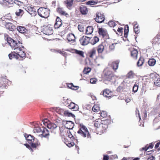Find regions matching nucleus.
<instances>
[{"label":"nucleus","instance_id":"obj_1","mask_svg":"<svg viewBox=\"0 0 160 160\" xmlns=\"http://www.w3.org/2000/svg\"><path fill=\"white\" fill-rule=\"evenodd\" d=\"M79 128L77 132L78 134L83 138H86L87 136L88 138H91L90 134L85 126L81 123L79 125Z\"/></svg>","mask_w":160,"mask_h":160},{"label":"nucleus","instance_id":"obj_2","mask_svg":"<svg viewBox=\"0 0 160 160\" xmlns=\"http://www.w3.org/2000/svg\"><path fill=\"white\" fill-rule=\"evenodd\" d=\"M38 15L41 17L47 18L49 15V10L47 8L41 7L38 10Z\"/></svg>","mask_w":160,"mask_h":160},{"label":"nucleus","instance_id":"obj_3","mask_svg":"<svg viewBox=\"0 0 160 160\" xmlns=\"http://www.w3.org/2000/svg\"><path fill=\"white\" fill-rule=\"evenodd\" d=\"M25 49V48H21L17 47V48H14V52L19 56L20 57H25L26 56Z\"/></svg>","mask_w":160,"mask_h":160},{"label":"nucleus","instance_id":"obj_4","mask_svg":"<svg viewBox=\"0 0 160 160\" xmlns=\"http://www.w3.org/2000/svg\"><path fill=\"white\" fill-rule=\"evenodd\" d=\"M91 38L89 37L83 36L80 38L79 41L82 45L85 46L90 43V40Z\"/></svg>","mask_w":160,"mask_h":160},{"label":"nucleus","instance_id":"obj_5","mask_svg":"<svg viewBox=\"0 0 160 160\" xmlns=\"http://www.w3.org/2000/svg\"><path fill=\"white\" fill-rule=\"evenodd\" d=\"M101 94H102L104 97L111 98L112 96V92L110 90L107 89H104L102 92L101 93Z\"/></svg>","mask_w":160,"mask_h":160},{"label":"nucleus","instance_id":"obj_6","mask_svg":"<svg viewBox=\"0 0 160 160\" xmlns=\"http://www.w3.org/2000/svg\"><path fill=\"white\" fill-rule=\"evenodd\" d=\"M96 17L95 18V21L98 23H101L103 22L105 20L104 15L99 12L97 13Z\"/></svg>","mask_w":160,"mask_h":160},{"label":"nucleus","instance_id":"obj_7","mask_svg":"<svg viewBox=\"0 0 160 160\" xmlns=\"http://www.w3.org/2000/svg\"><path fill=\"white\" fill-rule=\"evenodd\" d=\"M43 29V33L46 35H50L53 33V29L50 27H45Z\"/></svg>","mask_w":160,"mask_h":160},{"label":"nucleus","instance_id":"obj_8","mask_svg":"<svg viewBox=\"0 0 160 160\" xmlns=\"http://www.w3.org/2000/svg\"><path fill=\"white\" fill-rule=\"evenodd\" d=\"M5 22H6L5 26L7 29L12 31H14L16 29L15 26L11 22H6V21Z\"/></svg>","mask_w":160,"mask_h":160},{"label":"nucleus","instance_id":"obj_9","mask_svg":"<svg viewBox=\"0 0 160 160\" xmlns=\"http://www.w3.org/2000/svg\"><path fill=\"white\" fill-rule=\"evenodd\" d=\"M68 107V108L74 111H77L79 109L78 105L72 102H70Z\"/></svg>","mask_w":160,"mask_h":160},{"label":"nucleus","instance_id":"obj_10","mask_svg":"<svg viewBox=\"0 0 160 160\" xmlns=\"http://www.w3.org/2000/svg\"><path fill=\"white\" fill-rule=\"evenodd\" d=\"M27 11L32 16H35L36 14L35 9L33 7H29L27 8Z\"/></svg>","mask_w":160,"mask_h":160},{"label":"nucleus","instance_id":"obj_11","mask_svg":"<svg viewBox=\"0 0 160 160\" xmlns=\"http://www.w3.org/2000/svg\"><path fill=\"white\" fill-rule=\"evenodd\" d=\"M66 123L65 124V127L68 129H72L74 127V123L71 121H66Z\"/></svg>","mask_w":160,"mask_h":160},{"label":"nucleus","instance_id":"obj_12","mask_svg":"<svg viewBox=\"0 0 160 160\" xmlns=\"http://www.w3.org/2000/svg\"><path fill=\"white\" fill-rule=\"evenodd\" d=\"M97 49L96 48H93L90 50L88 52L89 57L91 58H93V57L95 56Z\"/></svg>","mask_w":160,"mask_h":160},{"label":"nucleus","instance_id":"obj_13","mask_svg":"<svg viewBox=\"0 0 160 160\" xmlns=\"http://www.w3.org/2000/svg\"><path fill=\"white\" fill-rule=\"evenodd\" d=\"M98 33L100 35H102V37H104L107 34L106 30L102 28H99L98 30Z\"/></svg>","mask_w":160,"mask_h":160},{"label":"nucleus","instance_id":"obj_14","mask_svg":"<svg viewBox=\"0 0 160 160\" xmlns=\"http://www.w3.org/2000/svg\"><path fill=\"white\" fill-rule=\"evenodd\" d=\"M119 62V60H117L112 63L111 67L114 70H116L118 69Z\"/></svg>","mask_w":160,"mask_h":160},{"label":"nucleus","instance_id":"obj_15","mask_svg":"<svg viewBox=\"0 0 160 160\" xmlns=\"http://www.w3.org/2000/svg\"><path fill=\"white\" fill-rule=\"evenodd\" d=\"M57 11L58 13L62 15L67 16L68 14L65 12L63 10V8L58 7L57 9Z\"/></svg>","mask_w":160,"mask_h":160},{"label":"nucleus","instance_id":"obj_16","mask_svg":"<svg viewBox=\"0 0 160 160\" xmlns=\"http://www.w3.org/2000/svg\"><path fill=\"white\" fill-rule=\"evenodd\" d=\"M17 29L19 32L22 33H24L27 31V30L24 27L20 26H18Z\"/></svg>","mask_w":160,"mask_h":160},{"label":"nucleus","instance_id":"obj_17","mask_svg":"<svg viewBox=\"0 0 160 160\" xmlns=\"http://www.w3.org/2000/svg\"><path fill=\"white\" fill-rule=\"evenodd\" d=\"M57 127V125L54 123H51L48 125V128L50 129L51 132H53L54 133H55V132L53 131V130L56 128Z\"/></svg>","mask_w":160,"mask_h":160},{"label":"nucleus","instance_id":"obj_18","mask_svg":"<svg viewBox=\"0 0 160 160\" xmlns=\"http://www.w3.org/2000/svg\"><path fill=\"white\" fill-rule=\"evenodd\" d=\"M138 54V52L136 49H134L132 50H131V56L135 59H136L137 58Z\"/></svg>","mask_w":160,"mask_h":160},{"label":"nucleus","instance_id":"obj_19","mask_svg":"<svg viewBox=\"0 0 160 160\" xmlns=\"http://www.w3.org/2000/svg\"><path fill=\"white\" fill-rule=\"evenodd\" d=\"M80 11L81 13L83 15L87 14L88 12L87 8L83 6H82L80 7Z\"/></svg>","mask_w":160,"mask_h":160},{"label":"nucleus","instance_id":"obj_20","mask_svg":"<svg viewBox=\"0 0 160 160\" xmlns=\"http://www.w3.org/2000/svg\"><path fill=\"white\" fill-rule=\"evenodd\" d=\"M93 31V28L92 26H88L86 30V34L89 35L92 33Z\"/></svg>","mask_w":160,"mask_h":160},{"label":"nucleus","instance_id":"obj_21","mask_svg":"<svg viewBox=\"0 0 160 160\" xmlns=\"http://www.w3.org/2000/svg\"><path fill=\"white\" fill-rule=\"evenodd\" d=\"M49 131L46 128H43L41 135L44 137H46L47 136L49 135Z\"/></svg>","mask_w":160,"mask_h":160},{"label":"nucleus","instance_id":"obj_22","mask_svg":"<svg viewBox=\"0 0 160 160\" xmlns=\"http://www.w3.org/2000/svg\"><path fill=\"white\" fill-rule=\"evenodd\" d=\"M24 137L28 141L32 142V140H34V137L30 135H28L25 133Z\"/></svg>","mask_w":160,"mask_h":160},{"label":"nucleus","instance_id":"obj_23","mask_svg":"<svg viewBox=\"0 0 160 160\" xmlns=\"http://www.w3.org/2000/svg\"><path fill=\"white\" fill-rule=\"evenodd\" d=\"M144 62V60L143 58L140 57L137 62V66L138 67L142 66Z\"/></svg>","mask_w":160,"mask_h":160},{"label":"nucleus","instance_id":"obj_24","mask_svg":"<svg viewBox=\"0 0 160 160\" xmlns=\"http://www.w3.org/2000/svg\"><path fill=\"white\" fill-rule=\"evenodd\" d=\"M116 76L113 73H111L106 76V79L108 81H110L111 80L115 78Z\"/></svg>","mask_w":160,"mask_h":160},{"label":"nucleus","instance_id":"obj_25","mask_svg":"<svg viewBox=\"0 0 160 160\" xmlns=\"http://www.w3.org/2000/svg\"><path fill=\"white\" fill-rule=\"evenodd\" d=\"M129 26L128 25H126L125 26L124 30V37L125 38H127L128 36V34L129 32Z\"/></svg>","mask_w":160,"mask_h":160},{"label":"nucleus","instance_id":"obj_26","mask_svg":"<svg viewBox=\"0 0 160 160\" xmlns=\"http://www.w3.org/2000/svg\"><path fill=\"white\" fill-rule=\"evenodd\" d=\"M63 114L65 116L72 117L74 118H75V116L74 115L69 112L68 111H64Z\"/></svg>","mask_w":160,"mask_h":160},{"label":"nucleus","instance_id":"obj_27","mask_svg":"<svg viewBox=\"0 0 160 160\" xmlns=\"http://www.w3.org/2000/svg\"><path fill=\"white\" fill-rule=\"evenodd\" d=\"M156 63L155 59L154 58H151L149 59L148 61V63L150 66H154Z\"/></svg>","mask_w":160,"mask_h":160},{"label":"nucleus","instance_id":"obj_28","mask_svg":"<svg viewBox=\"0 0 160 160\" xmlns=\"http://www.w3.org/2000/svg\"><path fill=\"white\" fill-rule=\"evenodd\" d=\"M67 39L69 42L74 41L75 39V37L73 34H69L67 38Z\"/></svg>","mask_w":160,"mask_h":160},{"label":"nucleus","instance_id":"obj_29","mask_svg":"<svg viewBox=\"0 0 160 160\" xmlns=\"http://www.w3.org/2000/svg\"><path fill=\"white\" fill-rule=\"evenodd\" d=\"M68 87L69 88L72 90H76L79 88V87L76 86H74L72 83H69L68 85Z\"/></svg>","mask_w":160,"mask_h":160},{"label":"nucleus","instance_id":"obj_30","mask_svg":"<svg viewBox=\"0 0 160 160\" xmlns=\"http://www.w3.org/2000/svg\"><path fill=\"white\" fill-rule=\"evenodd\" d=\"M104 49V47L102 44H100L98 47L97 51L98 54L102 53Z\"/></svg>","mask_w":160,"mask_h":160},{"label":"nucleus","instance_id":"obj_31","mask_svg":"<svg viewBox=\"0 0 160 160\" xmlns=\"http://www.w3.org/2000/svg\"><path fill=\"white\" fill-rule=\"evenodd\" d=\"M99 39L98 37L95 36L92 39L90 43L92 45H94L99 41Z\"/></svg>","mask_w":160,"mask_h":160},{"label":"nucleus","instance_id":"obj_32","mask_svg":"<svg viewBox=\"0 0 160 160\" xmlns=\"http://www.w3.org/2000/svg\"><path fill=\"white\" fill-rule=\"evenodd\" d=\"M75 53L79 55L80 56L84 57V52L82 51L78 50L77 49H74Z\"/></svg>","mask_w":160,"mask_h":160},{"label":"nucleus","instance_id":"obj_33","mask_svg":"<svg viewBox=\"0 0 160 160\" xmlns=\"http://www.w3.org/2000/svg\"><path fill=\"white\" fill-rule=\"evenodd\" d=\"M18 41H15L13 39V41H12V43L10 45V46L13 48H17V44L18 43Z\"/></svg>","mask_w":160,"mask_h":160},{"label":"nucleus","instance_id":"obj_34","mask_svg":"<svg viewBox=\"0 0 160 160\" xmlns=\"http://www.w3.org/2000/svg\"><path fill=\"white\" fill-rule=\"evenodd\" d=\"M97 3V2L94 1L93 0L88 1L86 2V4L88 5H94Z\"/></svg>","mask_w":160,"mask_h":160},{"label":"nucleus","instance_id":"obj_35","mask_svg":"<svg viewBox=\"0 0 160 160\" xmlns=\"http://www.w3.org/2000/svg\"><path fill=\"white\" fill-rule=\"evenodd\" d=\"M62 25V22H56L54 24V27L55 28H58Z\"/></svg>","mask_w":160,"mask_h":160},{"label":"nucleus","instance_id":"obj_36","mask_svg":"<svg viewBox=\"0 0 160 160\" xmlns=\"http://www.w3.org/2000/svg\"><path fill=\"white\" fill-rule=\"evenodd\" d=\"M42 130L40 127H36L34 129L33 131L34 132H36L37 133L42 132Z\"/></svg>","mask_w":160,"mask_h":160},{"label":"nucleus","instance_id":"obj_37","mask_svg":"<svg viewBox=\"0 0 160 160\" xmlns=\"http://www.w3.org/2000/svg\"><path fill=\"white\" fill-rule=\"evenodd\" d=\"M73 0H67V4L68 7H71L72 5Z\"/></svg>","mask_w":160,"mask_h":160},{"label":"nucleus","instance_id":"obj_38","mask_svg":"<svg viewBox=\"0 0 160 160\" xmlns=\"http://www.w3.org/2000/svg\"><path fill=\"white\" fill-rule=\"evenodd\" d=\"M91 69L90 68H85L83 70V73L84 74H88L91 71Z\"/></svg>","mask_w":160,"mask_h":160},{"label":"nucleus","instance_id":"obj_39","mask_svg":"<svg viewBox=\"0 0 160 160\" xmlns=\"http://www.w3.org/2000/svg\"><path fill=\"white\" fill-rule=\"evenodd\" d=\"M108 24V25L111 27H113L116 26L115 23L113 20L109 22Z\"/></svg>","mask_w":160,"mask_h":160},{"label":"nucleus","instance_id":"obj_40","mask_svg":"<svg viewBox=\"0 0 160 160\" xmlns=\"http://www.w3.org/2000/svg\"><path fill=\"white\" fill-rule=\"evenodd\" d=\"M40 145V143L38 142H36L35 143H32L31 144V146L32 148H35L37 146Z\"/></svg>","mask_w":160,"mask_h":160},{"label":"nucleus","instance_id":"obj_41","mask_svg":"<svg viewBox=\"0 0 160 160\" xmlns=\"http://www.w3.org/2000/svg\"><path fill=\"white\" fill-rule=\"evenodd\" d=\"M154 83L155 85L160 87V78H158L155 81Z\"/></svg>","mask_w":160,"mask_h":160},{"label":"nucleus","instance_id":"obj_42","mask_svg":"<svg viewBox=\"0 0 160 160\" xmlns=\"http://www.w3.org/2000/svg\"><path fill=\"white\" fill-rule=\"evenodd\" d=\"M117 44V43H114L112 44L109 46V49L110 51L113 50L115 49V45Z\"/></svg>","mask_w":160,"mask_h":160},{"label":"nucleus","instance_id":"obj_43","mask_svg":"<svg viewBox=\"0 0 160 160\" xmlns=\"http://www.w3.org/2000/svg\"><path fill=\"white\" fill-rule=\"evenodd\" d=\"M138 89V86L137 85L135 84L133 87L132 91L134 93L136 92Z\"/></svg>","mask_w":160,"mask_h":160},{"label":"nucleus","instance_id":"obj_44","mask_svg":"<svg viewBox=\"0 0 160 160\" xmlns=\"http://www.w3.org/2000/svg\"><path fill=\"white\" fill-rule=\"evenodd\" d=\"M13 41V39L9 37H8L7 38V42L8 44L10 45L12 42V41Z\"/></svg>","mask_w":160,"mask_h":160},{"label":"nucleus","instance_id":"obj_45","mask_svg":"<svg viewBox=\"0 0 160 160\" xmlns=\"http://www.w3.org/2000/svg\"><path fill=\"white\" fill-rule=\"evenodd\" d=\"M23 12V11L21 9H19L18 10V11H17L16 12V15L18 16H19Z\"/></svg>","mask_w":160,"mask_h":160},{"label":"nucleus","instance_id":"obj_46","mask_svg":"<svg viewBox=\"0 0 160 160\" xmlns=\"http://www.w3.org/2000/svg\"><path fill=\"white\" fill-rule=\"evenodd\" d=\"M22 43H21L20 42L18 41V44H17V47H18V48H24V47L22 45Z\"/></svg>","mask_w":160,"mask_h":160},{"label":"nucleus","instance_id":"obj_47","mask_svg":"<svg viewBox=\"0 0 160 160\" xmlns=\"http://www.w3.org/2000/svg\"><path fill=\"white\" fill-rule=\"evenodd\" d=\"M97 79L95 78H91L90 80V82L91 83L94 84L96 83Z\"/></svg>","mask_w":160,"mask_h":160},{"label":"nucleus","instance_id":"obj_48","mask_svg":"<svg viewBox=\"0 0 160 160\" xmlns=\"http://www.w3.org/2000/svg\"><path fill=\"white\" fill-rule=\"evenodd\" d=\"M101 115L103 118L106 117L107 116L106 112L104 111H102V112H101Z\"/></svg>","mask_w":160,"mask_h":160},{"label":"nucleus","instance_id":"obj_49","mask_svg":"<svg viewBox=\"0 0 160 160\" xmlns=\"http://www.w3.org/2000/svg\"><path fill=\"white\" fill-rule=\"evenodd\" d=\"M78 28L80 32H82L83 30V27L81 25H78Z\"/></svg>","mask_w":160,"mask_h":160},{"label":"nucleus","instance_id":"obj_50","mask_svg":"<svg viewBox=\"0 0 160 160\" xmlns=\"http://www.w3.org/2000/svg\"><path fill=\"white\" fill-rule=\"evenodd\" d=\"M126 38L125 39H123V40L125 42V44L126 45V46H129V41L128 39L126 38Z\"/></svg>","mask_w":160,"mask_h":160},{"label":"nucleus","instance_id":"obj_51","mask_svg":"<svg viewBox=\"0 0 160 160\" xmlns=\"http://www.w3.org/2000/svg\"><path fill=\"white\" fill-rule=\"evenodd\" d=\"M134 31L136 34H138L139 33V28H134Z\"/></svg>","mask_w":160,"mask_h":160},{"label":"nucleus","instance_id":"obj_52","mask_svg":"<svg viewBox=\"0 0 160 160\" xmlns=\"http://www.w3.org/2000/svg\"><path fill=\"white\" fill-rule=\"evenodd\" d=\"M58 52L61 53L62 55L63 56H65L66 55V53L64 51H62L60 50L58 51Z\"/></svg>","mask_w":160,"mask_h":160},{"label":"nucleus","instance_id":"obj_53","mask_svg":"<svg viewBox=\"0 0 160 160\" xmlns=\"http://www.w3.org/2000/svg\"><path fill=\"white\" fill-rule=\"evenodd\" d=\"M122 89L123 88L122 87L119 86L117 88V92H120L122 90Z\"/></svg>","mask_w":160,"mask_h":160},{"label":"nucleus","instance_id":"obj_54","mask_svg":"<svg viewBox=\"0 0 160 160\" xmlns=\"http://www.w3.org/2000/svg\"><path fill=\"white\" fill-rule=\"evenodd\" d=\"M8 56L9 58L11 59H12V58H13L15 56V55L14 54H9L8 55Z\"/></svg>","mask_w":160,"mask_h":160},{"label":"nucleus","instance_id":"obj_55","mask_svg":"<svg viewBox=\"0 0 160 160\" xmlns=\"http://www.w3.org/2000/svg\"><path fill=\"white\" fill-rule=\"evenodd\" d=\"M70 133H68V137L71 139H73L74 138V137L70 133V132H69Z\"/></svg>","mask_w":160,"mask_h":160},{"label":"nucleus","instance_id":"obj_56","mask_svg":"<svg viewBox=\"0 0 160 160\" xmlns=\"http://www.w3.org/2000/svg\"><path fill=\"white\" fill-rule=\"evenodd\" d=\"M109 157L108 155H104L103 160H108Z\"/></svg>","mask_w":160,"mask_h":160},{"label":"nucleus","instance_id":"obj_57","mask_svg":"<svg viewBox=\"0 0 160 160\" xmlns=\"http://www.w3.org/2000/svg\"><path fill=\"white\" fill-rule=\"evenodd\" d=\"M5 1L8 2L9 4H12L13 3V2L12 0H5Z\"/></svg>","mask_w":160,"mask_h":160},{"label":"nucleus","instance_id":"obj_58","mask_svg":"<svg viewBox=\"0 0 160 160\" xmlns=\"http://www.w3.org/2000/svg\"><path fill=\"white\" fill-rule=\"evenodd\" d=\"M92 110L95 112H98V110H99L98 108L96 109L95 106H94L92 108Z\"/></svg>","mask_w":160,"mask_h":160},{"label":"nucleus","instance_id":"obj_59","mask_svg":"<svg viewBox=\"0 0 160 160\" xmlns=\"http://www.w3.org/2000/svg\"><path fill=\"white\" fill-rule=\"evenodd\" d=\"M155 158L153 156H151L148 158L147 160H153L154 159H155Z\"/></svg>","mask_w":160,"mask_h":160},{"label":"nucleus","instance_id":"obj_60","mask_svg":"<svg viewBox=\"0 0 160 160\" xmlns=\"http://www.w3.org/2000/svg\"><path fill=\"white\" fill-rule=\"evenodd\" d=\"M13 3H16L17 4L19 5V3H21V2L20 1H19L18 0H14V1H13Z\"/></svg>","mask_w":160,"mask_h":160},{"label":"nucleus","instance_id":"obj_61","mask_svg":"<svg viewBox=\"0 0 160 160\" xmlns=\"http://www.w3.org/2000/svg\"><path fill=\"white\" fill-rule=\"evenodd\" d=\"M27 146H26L27 148L30 149L31 151L32 152H33V149L31 148L29 144H26Z\"/></svg>","mask_w":160,"mask_h":160},{"label":"nucleus","instance_id":"obj_62","mask_svg":"<svg viewBox=\"0 0 160 160\" xmlns=\"http://www.w3.org/2000/svg\"><path fill=\"white\" fill-rule=\"evenodd\" d=\"M160 144V141L155 144V148H158L159 147Z\"/></svg>","mask_w":160,"mask_h":160},{"label":"nucleus","instance_id":"obj_63","mask_svg":"<svg viewBox=\"0 0 160 160\" xmlns=\"http://www.w3.org/2000/svg\"><path fill=\"white\" fill-rule=\"evenodd\" d=\"M123 28H118L117 30V31L119 32H122Z\"/></svg>","mask_w":160,"mask_h":160},{"label":"nucleus","instance_id":"obj_64","mask_svg":"<svg viewBox=\"0 0 160 160\" xmlns=\"http://www.w3.org/2000/svg\"><path fill=\"white\" fill-rule=\"evenodd\" d=\"M133 29H134V28H139V26L138 25L137 22L136 23L134 24V25H133Z\"/></svg>","mask_w":160,"mask_h":160}]
</instances>
